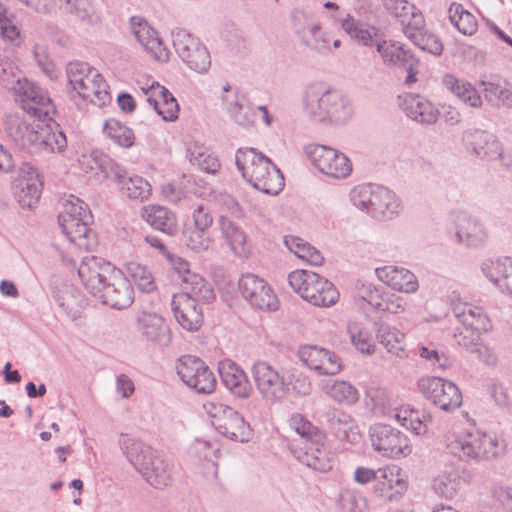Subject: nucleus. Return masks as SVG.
<instances>
[{
  "label": "nucleus",
  "instance_id": "f257e3e1",
  "mask_svg": "<svg viewBox=\"0 0 512 512\" xmlns=\"http://www.w3.org/2000/svg\"><path fill=\"white\" fill-rule=\"evenodd\" d=\"M78 276L87 291L101 304L123 310L134 302V289L123 273L100 257L85 258Z\"/></svg>",
  "mask_w": 512,
  "mask_h": 512
},
{
  "label": "nucleus",
  "instance_id": "f03ea898",
  "mask_svg": "<svg viewBox=\"0 0 512 512\" xmlns=\"http://www.w3.org/2000/svg\"><path fill=\"white\" fill-rule=\"evenodd\" d=\"M4 127L14 145L28 154L62 151L67 146L66 136L55 121L29 122L24 114L9 113L4 118Z\"/></svg>",
  "mask_w": 512,
  "mask_h": 512
},
{
  "label": "nucleus",
  "instance_id": "7ed1b4c3",
  "mask_svg": "<svg viewBox=\"0 0 512 512\" xmlns=\"http://www.w3.org/2000/svg\"><path fill=\"white\" fill-rule=\"evenodd\" d=\"M447 452L464 462H480L500 457L506 443L494 433L477 429L462 430L446 437Z\"/></svg>",
  "mask_w": 512,
  "mask_h": 512
},
{
  "label": "nucleus",
  "instance_id": "20e7f679",
  "mask_svg": "<svg viewBox=\"0 0 512 512\" xmlns=\"http://www.w3.org/2000/svg\"><path fill=\"white\" fill-rule=\"evenodd\" d=\"M119 445L133 467L153 487L162 489L172 482V466L142 441L121 434Z\"/></svg>",
  "mask_w": 512,
  "mask_h": 512
},
{
  "label": "nucleus",
  "instance_id": "39448f33",
  "mask_svg": "<svg viewBox=\"0 0 512 512\" xmlns=\"http://www.w3.org/2000/svg\"><path fill=\"white\" fill-rule=\"evenodd\" d=\"M303 107L306 115L314 122L331 120L343 123L352 115L348 100L339 91L323 83H312L306 87Z\"/></svg>",
  "mask_w": 512,
  "mask_h": 512
},
{
  "label": "nucleus",
  "instance_id": "423d86ee",
  "mask_svg": "<svg viewBox=\"0 0 512 512\" xmlns=\"http://www.w3.org/2000/svg\"><path fill=\"white\" fill-rule=\"evenodd\" d=\"M290 427L307 441L306 450L297 459L315 471L326 473L333 467V456L326 443V434L301 414H294L289 420Z\"/></svg>",
  "mask_w": 512,
  "mask_h": 512
},
{
  "label": "nucleus",
  "instance_id": "0eeeda50",
  "mask_svg": "<svg viewBox=\"0 0 512 512\" xmlns=\"http://www.w3.org/2000/svg\"><path fill=\"white\" fill-rule=\"evenodd\" d=\"M204 408L219 434L236 442L250 439V426L236 410L219 402H209Z\"/></svg>",
  "mask_w": 512,
  "mask_h": 512
},
{
  "label": "nucleus",
  "instance_id": "6e6552de",
  "mask_svg": "<svg viewBox=\"0 0 512 512\" xmlns=\"http://www.w3.org/2000/svg\"><path fill=\"white\" fill-rule=\"evenodd\" d=\"M304 153L319 172L331 178L345 179L352 172L350 159L332 147L308 144L304 147Z\"/></svg>",
  "mask_w": 512,
  "mask_h": 512
},
{
  "label": "nucleus",
  "instance_id": "1a4fd4ad",
  "mask_svg": "<svg viewBox=\"0 0 512 512\" xmlns=\"http://www.w3.org/2000/svg\"><path fill=\"white\" fill-rule=\"evenodd\" d=\"M11 84L23 112L37 121H54L50 117V113L54 112V106L46 91L27 80L22 82L20 78L13 79Z\"/></svg>",
  "mask_w": 512,
  "mask_h": 512
},
{
  "label": "nucleus",
  "instance_id": "9d476101",
  "mask_svg": "<svg viewBox=\"0 0 512 512\" xmlns=\"http://www.w3.org/2000/svg\"><path fill=\"white\" fill-rule=\"evenodd\" d=\"M11 84L23 112L37 121H54L50 117V113L54 112V106L46 91L27 80L22 82L20 78L13 79Z\"/></svg>",
  "mask_w": 512,
  "mask_h": 512
},
{
  "label": "nucleus",
  "instance_id": "9b49d317",
  "mask_svg": "<svg viewBox=\"0 0 512 512\" xmlns=\"http://www.w3.org/2000/svg\"><path fill=\"white\" fill-rule=\"evenodd\" d=\"M172 44L181 60L198 73H205L211 65V57L206 46L183 28L171 32Z\"/></svg>",
  "mask_w": 512,
  "mask_h": 512
},
{
  "label": "nucleus",
  "instance_id": "f8f14e48",
  "mask_svg": "<svg viewBox=\"0 0 512 512\" xmlns=\"http://www.w3.org/2000/svg\"><path fill=\"white\" fill-rule=\"evenodd\" d=\"M251 375L261 397L269 403L281 402L288 395L286 377L267 361H256Z\"/></svg>",
  "mask_w": 512,
  "mask_h": 512
},
{
  "label": "nucleus",
  "instance_id": "ddd939ff",
  "mask_svg": "<svg viewBox=\"0 0 512 512\" xmlns=\"http://www.w3.org/2000/svg\"><path fill=\"white\" fill-rule=\"evenodd\" d=\"M462 142L471 155L485 161L499 160L504 168H510V161L503 153L502 144L493 133L470 128L463 132Z\"/></svg>",
  "mask_w": 512,
  "mask_h": 512
},
{
  "label": "nucleus",
  "instance_id": "4468645a",
  "mask_svg": "<svg viewBox=\"0 0 512 512\" xmlns=\"http://www.w3.org/2000/svg\"><path fill=\"white\" fill-rule=\"evenodd\" d=\"M177 374L189 388L198 394H211L217 380L203 360L191 355L181 356L176 365Z\"/></svg>",
  "mask_w": 512,
  "mask_h": 512
},
{
  "label": "nucleus",
  "instance_id": "2eb2a0df",
  "mask_svg": "<svg viewBox=\"0 0 512 512\" xmlns=\"http://www.w3.org/2000/svg\"><path fill=\"white\" fill-rule=\"evenodd\" d=\"M423 396L441 410L450 412L462 405V394L451 381L441 377H424L418 381Z\"/></svg>",
  "mask_w": 512,
  "mask_h": 512
},
{
  "label": "nucleus",
  "instance_id": "dca6fc26",
  "mask_svg": "<svg viewBox=\"0 0 512 512\" xmlns=\"http://www.w3.org/2000/svg\"><path fill=\"white\" fill-rule=\"evenodd\" d=\"M369 436L374 450L382 456L399 458L411 453L407 436L390 425L374 424L370 427Z\"/></svg>",
  "mask_w": 512,
  "mask_h": 512
},
{
  "label": "nucleus",
  "instance_id": "f3484780",
  "mask_svg": "<svg viewBox=\"0 0 512 512\" xmlns=\"http://www.w3.org/2000/svg\"><path fill=\"white\" fill-rule=\"evenodd\" d=\"M242 298L253 308L265 311L278 309V299L269 284L259 276L246 273L238 281Z\"/></svg>",
  "mask_w": 512,
  "mask_h": 512
},
{
  "label": "nucleus",
  "instance_id": "a211bd4d",
  "mask_svg": "<svg viewBox=\"0 0 512 512\" xmlns=\"http://www.w3.org/2000/svg\"><path fill=\"white\" fill-rule=\"evenodd\" d=\"M244 179L255 189L268 195H277L285 185L280 169L267 156Z\"/></svg>",
  "mask_w": 512,
  "mask_h": 512
},
{
  "label": "nucleus",
  "instance_id": "6ab92c4d",
  "mask_svg": "<svg viewBox=\"0 0 512 512\" xmlns=\"http://www.w3.org/2000/svg\"><path fill=\"white\" fill-rule=\"evenodd\" d=\"M171 309L176 321L187 331H198L203 324L202 307L187 294H174Z\"/></svg>",
  "mask_w": 512,
  "mask_h": 512
},
{
  "label": "nucleus",
  "instance_id": "aec40b11",
  "mask_svg": "<svg viewBox=\"0 0 512 512\" xmlns=\"http://www.w3.org/2000/svg\"><path fill=\"white\" fill-rule=\"evenodd\" d=\"M306 286L302 288V298L314 306L329 307L338 300L339 293L328 279L315 272L307 276Z\"/></svg>",
  "mask_w": 512,
  "mask_h": 512
},
{
  "label": "nucleus",
  "instance_id": "412c9836",
  "mask_svg": "<svg viewBox=\"0 0 512 512\" xmlns=\"http://www.w3.org/2000/svg\"><path fill=\"white\" fill-rule=\"evenodd\" d=\"M378 484H374L373 490L377 496L385 497L393 501L402 496L407 490L406 476L403 475L401 468L396 465H390L379 468Z\"/></svg>",
  "mask_w": 512,
  "mask_h": 512
},
{
  "label": "nucleus",
  "instance_id": "4be33fe9",
  "mask_svg": "<svg viewBox=\"0 0 512 512\" xmlns=\"http://www.w3.org/2000/svg\"><path fill=\"white\" fill-rule=\"evenodd\" d=\"M330 432L340 441L356 442L359 436L358 426L352 416L343 410L329 408L322 415Z\"/></svg>",
  "mask_w": 512,
  "mask_h": 512
},
{
  "label": "nucleus",
  "instance_id": "5701e85b",
  "mask_svg": "<svg viewBox=\"0 0 512 512\" xmlns=\"http://www.w3.org/2000/svg\"><path fill=\"white\" fill-rule=\"evenodd\" d=\"M143 92L147 96V102L163 120L175 121L178 118L179 105L166 87L156 82L148 88H143Z\"/></svg>",
  "mask_w": 512,
  "mask_h": 512
},
{
  "label": "nucleus",
  "instance_id": "b1692460",
  "mask_svg": "<svg viewBox=\"0 0 512 512\" xmlns=\"http://www.w3.org/2000/svg\"><path fill=\"white\" fill-rule=\"evenodd\" d=\"M455 237L457 241L467 247L477 248L485 244L487 232L484 226L466 213H457L454 216Z\"/></svg>",
  "mask_w": 512,
  "mask_h": 512
},
{
  "label": "nucleus",
  "instance_id": "393cba45",
  "mask_svg": "<svg viewBox=\"0 0 512 512\" xmlns=\"http://www.w3.org/2000/svg\"><path fill=\"white\" fill-rule=\"evenodd\" d=\"M136 323L138 331L147 341L163 346L170 343V330L161 315L143 311Z\"/></svg>",
  "mask_w": 512,
  "mask_h": 512
},
{
  "label": "nucleus",
  "instance_id": "a878e982",
  "mask_svg": "<svg viewBox=\"0 0 512 512\" xmlns=\"http://www.w3.org/2000/svg\"><path fill=\"white\" fill-rule=\"evenodd\" d=\"M79 161L85 172L100 173L105 179L120 180L124 177V167L99 150L82 155Z\"/></svg>",
  "mask_w": 512,
  "mask_h": 512
},
{
  "label": "nucleus",
  "instance_id": "bb28decb",
  "mask_svg": "<svg viewBox=\"0 0 512 512\" xmlns=\"http://www.w3.org/2000/svg\"><path fill=\"white\" fill-rule=\"evenodd\" d=\"M375 273L379 280L394 290L404 293H414L418 290L417 277L406 268L385 266L376 268Z\"/></svg>",
  "mask_w": 512,
  "mask_h": 512
},
{
  "label": "nucleus",
  "instance_id": "cd10ccee",
  "mask_svg": "<svg viewBox=\"0 0 512 512\" xmlns=\"http://www.w3.org/2000/svg\"><path fill=\"white\" fill-rule=\"evenodd\" d=\"M376 50L387 66L405 68L409 64L418 63V58L414 53L398 41L377 39Z\"/></svg>",
  "mask_w": 512,
  "mask_h": 512
},
{
  "label": "nucleus",
  "instance_id": "c85d7f7f",
  "mask_svg": "<svg viewBox=\"0 0 512 512\" xmlns=\"http://www.w3.org/2000/svg\"><path fill=\"white\" fill-rule=\"evenodd\" d=\"M341 28L349 37L359 45L365 47H376L377 39H383L380 36L379 28L363 23L347 14L343 18H339Z\"/></svg>",
  "mask_w": 512,
  "mask_h": 512
},
{
  "label": "nucleus",
  "instance_id": "c756f323",
  "mask_svg": "<svg viewBox=\"0 0 512 512\" xmlns=\"http://www.w3.org/2000/svg\"><path fill=\"white\" fill-rule=\"evenodd\" d=\"M401 209L400 200L386 187L376 185L372 197L370 215L378 220L391 219L398 215Z\"/></svg>",
  "mask_w": 512,
  "mask_h": 512
},
{
  "label": "nucleus",
  "instance_id": "7c9ffc66",
  "mask_svg": "<svg viewBox=\"0 0 512 512\" xmlns=\"http://www.w3.org/2000/svg\"><path fill=\"white\" fill-rule=\"evenodd\" d=\"M221 99L224 109L237 125L244 128L254 125L256 112L244 96L235 93L234 95H222Z\"/></svg>",
  "mask_w": 512,
  "mask_h": 512
},
{
  "label": "nucleus",
  "instance_id": "2f4dec72",
  "mask_svg": "<svg viewBox=\"0 0 512 512\" xmlns=\"http://www.w3.org/2000/svg\"><path fill=\"white\" fill-rule=\"evenodd\" d=\"M141 216L152 228L168 236H174L178 231L175 214L164 206L150 205L143 207Z\"/></svg>",
  "mask_w": 512,
  "mask_h": 512
},
{
  "label": "nucleus",
  "instance_id": "473e14b6",
  "mask_svg": "<svg viewBox=\"0 0 512 512\" xmlns=\"http://www.w3.org/2000/svg\"><path fill=\"white\" fill-rule=\"evenodd\" d=\"M66 214H59L58 222L62 232L68 237L71 242H77L80 239L86 238L90 231L89 224L92 221V214L86 213L81 218H71Z\"/></svg>",
  "mask_w": 512,
  "mask_h": 512
},
{
  "label": "nucleus",
  "instance_id": "72a5a7b5",
  "mask_svg": "<svg viewBox=\"0 0 512 512\" xmlns=\"http://www.w3.org/2000/svg\"><path fill=\"white\" fill-rule=\"evenodd\" d=\"M182 285L184 291L181 294H187L194 298L196 302L210 303L215 299V293L211 284L197 273L184 278Z\"/></svg>",
  "mask_w": 512,
  "mask_h": 512
},
{
  "label": "nucleus",
  "instance_id": "f704fd0d",
  "mask_svg": "<svg viewBox=\"0 0 512 512\" xmlns=\"http://www.w3.org/2000/svg\"><path fill=\"white\" fill-rule=\"evenodd\" d=\"M445 86L463 103L471 107H479L482 104L477 90L467 81L455 78L453 75H445Z\"/></svg>",
  "mask_w": 512,
  "mask_h": 512
},
{
  "label": "nucleus",
  "instance_id": "c9c22d12",
  "mask_svg": "<svg viewBox=\"0 0 512 512\" xmlns=\"http://www.w3.org/2000/svg\"><path fill=\"white\" fill-rule=\"evenodd\" d=\"M405 112L410 119L426 125L436 123L439 116L438 110L429 101L419 97L406 104Z\"/></svg>",
  "mask_w": 512,
  "mask_h": 512
},
{
  "label": "nucleus",
  "instance_id": "e433bc0d",
  "mask_svg": "<svg viewBox=\"0 0 512 512\" xmlns=\"http://www.w3.org/2000/svg\"><path fill=\"white\" fill-rule=\"evenodd\" d=\"M222 236L227 241L231 250L239 256L247 253L246 235L244 231L237 226L228 217L221 216L219 219Z\"/></svg>",
  "mask_w": 512,
  "mask_h": 512
},
{
  "label": "nucleus",
  "instance_id": "4c0bfd02",
  "mask_svg": "<svg viewBox=\"0 0 512 512\" xmlns=\"http://www.w3.org/2000/svg\"><path fill=\"white\" fill-rule=\"evenodd\" d=\"M461 487L458 469L446 466L443 472L434 480L433 489L441 497L452 499Z\"/></svg>",
  "mask_w": 512,
  "mask_h": 512
},
{
  "label": "nucleus",
  "instance_id": "58836bf2",
  "mask_svg": "<svg viewBox=\"0 0 512 512\" xmlns=\"http://www.w3.org/2000/svg\"><path fill=\"white\" fill-rule=\"evenodd\" d=\"M448 17L451 24L464 35H473L477 31L475 16L466 10L463 5L453 2L448 9Z\"/></svg>",
  "mask_w": 512,
  "mask_h": 512
},
{
  "label": "nucleus",
  "instance_id": "ea45409f",
  "mask_svg": "<svg viewBox=\"0 0 512 512\" xmlns=\"http://www.w3.org/2000/svg\"><path fill=\"white\" fill-rule=\"evenodd\" d=\"M284 244L298 258L307 261L311 265H321L324 260L321 253L315 247L300 237L292 235L285 236Z\"/></svg>",
  "mask_w": 512,
  "mask_h": 512
},
{
  "label": "nucleus",
  "instance_id": "a19ab883",
  "mask_svg": "<svg viewBox=\"0 0 512 512\" xmlns=\"http://www.w3.org/2000/svg\"><path fill=\"white\" fill-rule=\"evenodd\" d=\"M375 325L377 326L376 338L379 343H381L388 352L399 356L400 352H403L404 334L384 322L375 323Z\"/></svg>",
  "mask_w": 512,
  "mask_h": 512
},
{
  "label": "nucleus",
  "instance_id": "79ce46f5",
  "mask_svg": "<svg viewBox=\"0 0 512 512\" xmlns=\"http://www.w3.org/2000/svg\"><path fill=\"white\" fill-rule=\"evenodd\" d=\"M103 131L107 137L120 147L130 148L134 145L135 134L133 130L115 118L105 121Z\"/></svg>",
  "mask_w": 512,
  "mask_h": 512
},
{
  "label": "nucleus",
  "instance_id": "37998d69",
  "mask_svg": "<svg viewBox=\"0 0 512 512\" xmlns=\"http://www.w3.org/2000/svg\"><path fill=\"white\" fill-rule=\"evenodd\" d=\"M131 199H139L141 201L147 199L151 194L150 184L140 176L129 177L124 168V177L120 180L112 179Z\"/></svg>",
  "mask_w": 512,
  "mask_h": 512
},
{
  "label": "nucleus",
  "instance_id": "c03bdc74",
  "mask_svg": "<svg viewBox=\"0 0 512 512\" xmlns=\"http://www.w3.org/2000/svg\"><path fill=\"white\" fill-rule=\"evenodd\" d=\"M127 273L142 293H152L157 289L151 270L138 262H130L126 266Z\"/></svg>",
  "mask_w": 512,
  "mask_h": 512
},
{
  "label": "nucleus",
  "instance_id": "a18cd8bd",
  "mask_svg": "<svg viewBox=\"0 0 512 512\" xmlns=\"http://www.w3.org/2000/svg\"><path fill=\"white\" fill-rule=\"evenodd\" d=\"M484 275L497 287L506 280L512 271V258L503 257L496 260H487L481 266Z\"/></svg>",
  "mask_w": 512,
  "mask_h": 512
},
{
  "label": "nucleus",
  "instance_id": "49530a36",
  "mask_svg": "<svg viewBox=\"0 0 512 512\" xmlns=\"http://www.w3.org/2000/svg\"><path fill=\"white\" fill-rule=\"evenodd\" d=\"M42 187V181H19L15 198L22 208L32 209L39 202Z\"/></svg>",
  "mask_w": 512,
  "mask_h": 512
},
{
  "label": "nucleus",
  "instance_id": "de8ad7c7",
  "mask_svg": "<svg viewBox=\"0 0 512 512\" xmlns=\"http://www.w3.org/2000/svg\"><path fill=\"white\" fill-rule=\"evenodd\" d=\"M290 21L294 33L302 40L309 32H315L318 29V21L312 13L295 8L290 13Z\"/></svg>",
  "mask_w": 512,
  "mask_h": 512
},
{
  "label": "nucleus",
  "instance_id": "09e8293b",
  "mask_svg": "<svg viewBox=\"0 0 512 512\" xmlns=\"http://www.w3.org/2000/svg\"><path fill=\"white\" fill-rule=\"evenodd\" d=\"M327 394L337 403L352 405L359 399L358 390L349 382L336 380L328 387Z\"/></svg>",
  "mask_w": 512,
  "mask_h": 512
},
{
  "label": "nucleus",
  "instance_id": "8fccbe9b",
  "mask_svg": "<svg viewBox=\"0 0 512 512\" xmlns=\"http://www.w3.org/2000/svg\"><path fill=\"white\" fill-rule=\"evenodd\" d=\"M455 343L465 348L471 354H476L479 358L487 351V348L478 343L479 335L471 329L456 327L452 334Z\"/></svg>",
  "mask_w": 512,
  "mask_h": 512
},
{
  "label": "nucleus",
  "instance_id": "3c124183",
  "mask_svg": "<svg viewBox=\"0 0 512 512\" xmlns=\"http://www.w3.org/2000/svg\"><path fill=\"white\" fill-rule=\"evenodd\" d=\"M265 157L264 154L258 152L255 148H239L236 151L235 164L242 177L245 178L259 164L260 160H263Z\"/></svg>",
  "mask_w": 512,
  "mask_h": 512
},
{
  "label": "nucleus",
  "instance_id": "603ef678",
  "mask_svg": "<svg viewBox=\"0 0 512 512\" xmlns=\"http://www.w3.org/2000/svg\"><path fill=\"white\" fill-rule=\"evenodd\" d=\"M326 349L317 345H303L298 350L299 359L311 370L322 375L323 359Z\"/></svg>",
  "mask_w": 512,
  "mask_h": 512
},
{
  "label": "nucleus",
  "instance_id": "864d4df0",
  "mask_svg": "<svg viewBox=\"0 0 512 512\" xmlns=\"http://www.w3.org/2000/svg\"><path fill=\"white\" fill-rule=\"evenodd\" d=\"M54 0H51V9ZM59 7L65 13L74 15L79 20L91 22L94 9L88 0H59Z\"/></svg>",
  "mask_w": 512,
  "mask_h": 512
},
{
  "label": "nucleus",
  "instance_id": "5fc2aeb1",
  "mask_svg": "<svg viewBox=\"0 0 512 512\" xmlns=\"http://www.w3.org/2000/svg\"><path fill=\"white\" fill-rule=\"evenodd\" d=\"M183 243L192 251H206L211 244L209 232H201L193 226H187L182 232Z\"/></svg>",
  "mask_w": 512,
  "mask_h": 512
},
{
  "label": "nucleus",
  "instance_id": "6e6d98bb",
  "mask_svg": "<svg viewBox=\"0 0 512 512\" xmlns=\"http://www.w3.org/2000/svg\"><path fill=\"white\" fill-rule=\"evenodd\" d=\"M411 39H409L415 46L421 50L439 56L443 51V44L440 39L433 33L427 30L421 33H410Z\"/></svg>",
  "mask_w": 512,
  "mask_h": 512
},
{
  "label": "nucleus",
  "instance_id": "4d7b16f0",
  "mask_svg": "<svg viewBox=\"0 0 512 512\" xmlns=\"http://www.w3.org/2000/svg\"><path fill=\"white\" fill-rule=\"evenodd\" d=\"M348 333L351 343L362 354L371 355L375 351V346L367 332L359 328L357 323L348 324Z\"/></svg>",
  "mask_w": 512,
  "mask_h": 512
},
{
  "label": "nucleus",
  "instance_id": "13d9d810",
  "mask_svg": "<svg viewBox=\"0 0 512 512\" xmlns=\"http://www.w3.org/2000/svg\"><path fill=\"white\" fill-rule=\"evenodd\" d=\"M301 43L310 50L320 54L331 52L327 33L321 30L320 23H318V29L315 32H309L308 35L301 40Z\"/></svg>",
  "mask_w": 512,
  "mask_h": 512
},
{
  "label": "nucleus",
  "instance_id": "bf43d9fd",
  "mask_svg": "<svg viewBox=\"0 0 512 512\" xmlns=\"http://www.w3.org/2000/svg\"><path fill=\"white\" fill-rule=\"evenodd\" d=\"M374 187L375 186L372 185H360L355 187L350 193V198L353 205L356 208L365 211L369 215L371 213Z\"/></svg>",
  "mask_w": 512,
  "mask_h": 512
},
{
  "label": "nucleus",
  "instance_id": "052dcab7",
  "mask_svg": "<svg viewBox=\"0 0 512 512\" xmlns=\"http://www.w3.org/2000/svg\"><path fill=\"white\" fill-rule=\"evenodd\" d=\"M92 71H96V69L91 67L88 63L78 61L70 62L66 69L68 84L74 88V86L90 78Z\"/></svg>",
  "mask_w": 512,
  "mask_h": 512
},
{
  "label": "nucleus",
  "instance_id": "680f3d73",
  "mask_svg": "<svg viewBox=\"0 0 512 512\" xmlns=\"http://www.w3.org/2000/svg\"><path fill=\"white\" fill-rule=\"evenodd\" d=\"M358 297L376 311L383 309V302L386 298L382 286L376 287L371 284L362 285L358 291Z\"/></svg>",
  "mask_w": 512,
  "mask_h": 512
},
{
  "label": "nucleus",
  "instance_id": "e2e57ef3",
  "mask_svg": "<svg viewBox=\"0 0 512 512\" xmlns=\"http://www.w3.org/2000/svg\"><path fill=\"white\" fill-rule=\"evenodd\" d=\"M20 36V29L7 16V9L0 2V38L14 43Z\"/></svg>",
  "mask_w": 512,
  "mask_h": 512
},
{
  "label": "nucleus",
  "instance_id": "0e129e2a",
  "mask_svg": "<svg viewBox=\"0 0 512 512\" xmlns=\"http://www.w3.org/2000/svg\"><path fill=\"white\" fill-rule=\"evenodd\" d=\"M286 383H288V392L292 389L295 394L300 396H307L311 393V381L308 376L301 372H292L289 377L286 378Z\"/></svg>",
  "mask_w": 512,
  "mask_h": 512
},
{
  "label": "nucleus",
  "instance_id": "69168bd1",
  "mask_svg": "<svg viewBox=\"0 0 512 512\" xmlns=\"http://www.w3.org/2000/svg\"><path fill=\"white\" fill-rule=\"evenodd\" d=\"M219 374L225 387L238 380V377L246 376L244 370L231 360H224L219 363Z\"/></svg>",
  "mask_w": 512,
  "mask_h": 512
},
{
  "label": "nucleus",
  "instance_id": "338daca9",
  "mask_svg": "<svg viewBox=\"0 0 512 512\" xmlns=\"http://www.w3.org/2000/svg\"><path fill=\"white\" fill-rule=\"evenodd\" d=\"M398 420L401 422V425L406 429L413 431L415 434L420 435L425 433L426 424L420 419L417 411L405 410L402 414H397Z\"/></svg>",
  "mask_w": 512,
  "mask_h": 512
},
{
  "label": "nucleus",
  "instance_id": "774afa93",
  "mask_svg": "<svg viewBox=\"0 0 512 512\" xmlns=\"http://www.w3.org/2000/svg\"><path fill=\"white\" fill-rule=\"evenodd\" d=\"M193 227L197 228L199 231L209 232V228L213 224V216L207 207L203 205L197 206L193 213Z\"/></svg>",
  "mask_w": 512,
  "mask_h": 512
}]
</instances>
